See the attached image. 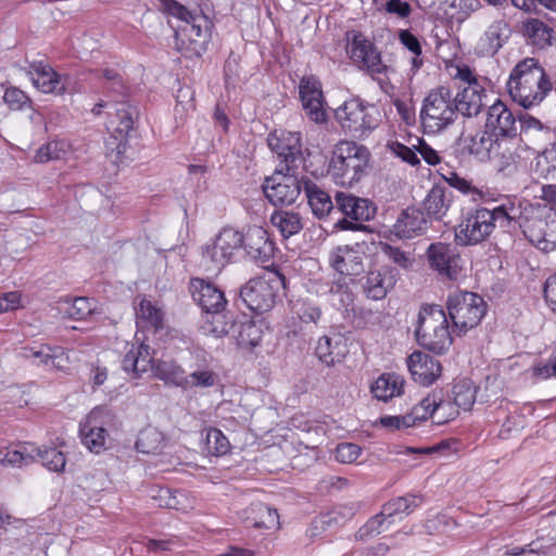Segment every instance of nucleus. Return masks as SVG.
<instances>
[{"mask_svg":"<svg viewBox=\"0 0 556 556\" xmlns=\"http://www.w3.org/2000/svg\"><path fill=\"white\" fill-rule=\"evenodd\" d=\"M299 93L307 117L317 124L325 123L327 112L320 81L314 76H304L299 84Z\"/></svg>","mask_w":556,"mask_h":556,"instance_id":"a211bd4d","label":"nucleus"},{"mask_svg":"<svg viewBox=\"0 0 556 556\" xmlns=\"http://www.w3.org/2000/svg\"><path fill=\"white\" fill-rule=\"evenodd\" d=\"M395 277L389 270H371L368 273L363 285L364 292L368 299L382 300L394 287Z\"/></svg>","mask_w":556,"mask_h":556,"instance_id":"e433bc0d","label":"nucleus"},{"mask_svg":"<svg viewBox=\"0 0 556 556\" xmlns=\"http://www.w3.org/2000/svg\"><path fill=\"white\" fill-rule=\"evenodd\" d=\"M441 177L451 187L458 190L463 194L470 197L472 201H479L483 199V192L480 189L473 186L471 181L460 177L455 172L446 170L445 173H441Z\"/></svg>","mask_w":556,"mask_h":556,"instance_id":"5fc2aeb1","label":"nucleus"},{"mask_svg":"<svg viewBox=\"0 0 556 556\" xmlns=\"http://www.w3.org/2000/svg\"><path fill=\"white\" fill-rule=\"evenodd\" d=\"M457 112L448 89L431 90L422 101L420 121L426 132L438 134L454 123Z\"/></svg>","mask_w":556,"mask_h":556,"instance_id":"9d476101","label":"nucleus"},{"mask_svg":"<svg viewBox=\"0 0 556 556\" xmlns=\"http://www.w3.org/2000/svg\"><path fill=\"white\" fill-rule=\"evenodd\" d=\"M218 375L210 368H199L190 375H186V383L184 388L207 389L218 383Z\"/></svg>","mask_w":556,"mask_h":556,"instance_id":"13d9d810","label":"nucleus"},{"mask_svg":"<svg viewBox=\"0 0 556 556\" xmlns=\"http://www.w3.org/2000/svg\"><path fill=\"white\" fill-rule=\"evenodd\" d=\"M393 523V520L383 514V509L370 518L359 530L356 532L355 538L357 540H367L375 535L380 534L383 531H387L389 527Z\"/></svg>","mask_w":556,"mask_h":556,"instance_id":"4d7b16f0","label":"nucleus"},{"mask_svg":"<svg viewBox=\"0 0 556 556\" xmlns=\"http://www.w3.org/2000/svg\"><path fill=\"white\" fill-rule=\"evenodd\" d=\"M166 446V438L162 431L155 427L142 429L136 441V448L142 454H160Z\"/></svg>","mask_w":556,"mask_h":556,"instance_id":"58836bf2","label":"nucleus"},{"mask_svg":"<svg viewBox=\"0 0 556 556\" xmlns=\"http://www.w3.org/2000/svg\"><path fill=\"white\" fill-rule=\"evenodd\" d=\"M344 39L345 53L354 65L374 74H382L386 71L381 53L361 30H348Z\"/></svg>","mask_w":556,"mask_h":556,"instance_id":"ddd939ff","label":"nucleus"},{"mask_svg":"<svg viewBox=\"0 0 556 556\" xmlns=\"http://www.w3.org/2000/svg\"><path fill=\"white\" fill-rule=\"evenodd\" d=\"M375 426L388 431H404L413 428L410 417L407 414L381 416L375 421Z\"/></svg>","mask_w":556,"mask_h":556,"instance_id":"338daca9","label":"nucleus"},{"mask_svg":"<svg viewBox=\"0 0 556 556\" xmlns=\"http://www.w3.org/2000/svg\"><path fill=\"white\" fill-rule=\"evenodd\" d=\"M489 130H478L475 134L464 135L460 144L464 151L473 155L481 162L491 161L493 150L500 138L494 139Z\"/></svg>","mask_w":556,"mask_h":556,"instance_id":"7c9ffc66","label":"nucleus"},{"mask_svg":"<svg viewBox=\"0 0 556 556\" xmlns=\"http://www.w3.org/2000/svg\"><path fill=\"white\" fill-rule=\"evenodd\" d=\"M421 503V498L416 495L396 497L383 505V514L393 522L399 518L410 514Z\"/></svg>","mask_w":556,"mask_h":556,"instance_id":"79ce46f5","label":"nucleus"},{"mask_svg":"<svg viewBox=\"0 0 556 556\" xmlns=\"http://www.w3.org/2000/svg\"><path fill=\"white\" fill-rule=\"evenodd\" d=\"M270 220L273 226L279 230L283 238H289L298 233L303 227L300 215L294 212H275Z\"/></svg>","mask_w":556,"mask_h":556,"instance_id":"49530a36","label":"nucleus"},{"mask_svg":"<svg viewBox=\"0 0 556 556\" xmlns=\"http://www.w3.org/2000/svg\"><path fill=\"white\" fill-rule=\"evenodd\" d=\"M428 220L425 213L415 207L404 210L393 225L396 237L402 239L421 235L427 229Z\"/></svg>","mask_w":556,"mask_h":556,"instance_id":"2f4dec72","label":"nucleus"},{"mask_svg":"<svg viewBox=\"0 0 556 556\" xmlns=\"http://www.w3.org/2000/svg\"><path fill=\"white\" fill-rule=\"evenodd\" d=\"M520 143L516 138H500L492 153L496 172L505 177L517 173L521 155Z\"/></svg>","mask_w":556,"mask_h":556,"instance_id":"5701e85b","label":"nucleus"},{"mask_svg":"<svg viewBox=\"0 0 556 556\" xmlns=\"http://www.w3.org/2000/svg\"><path fill=\"white\" fill-rule=\"evenodd\" d=\"M513 195L505 197L501 204L492 210L477 208L465 217L455 230L456 241L462 245L477 244L485 240L494 230L496 224L506 227L516 216Z\"/></svg>","mask_w":556,"mask_h":556,"instance_id":"7ed1b4c3","label":"nucleus"},{"mask_svg":"<svg viewBox=\"0 0 556 556\" xmlns=\"http://www.w3.org/2000/svg\"><path fill=\"white\" fill-rule=\"evenodd\" d=\"M33 85L43 93L61 94L68 89L71 78L58 74L48 63L34 62L29 71Z\"/></svg>","mask_w":556,"mask_h":556,"instance_id":"4be33fe9","label":"nucleus"},{"mask_svg":"<svg viewBox=\"0 0 556 556\" xmlns=\"http://www.w3.org/2000/svg\"><path fill=\"white\" fill-rule=\"evenodd\" d=\"M205 439L208 452L214 455H225L230 450L229 440L219 429H207Z\"/></svg>","mask_w":556,"mask_h":556,"instance_id":"69168bd1","label":"nucleus"},{"mask_svg":"<svg viewBox=\"0 0 556 556\" xmlns=\"http://www.w3.org/2000/svg\"><path fill=\"white\" fill-rule=\"evenodd\" d=\"M266 198L274 205H291L301 193V181L294 174L293 167H287V173L276 170L263 184Z\"/></svg>","mask_w":556,"mask_h":556,"instance_id":"4468645a","label":"nucleus"},{"mask_svg":"<svg viewBox=\"0 0 556 556\" xmlns=\"http://www.w3.org/2000/svg\"><path fill=\"white\" fill-rule=\"evenodd\" d=\"M240 518L254 528H279V515L277 510L260 502L252 503L241 513Z\"/></svg>","mask_w":556,"mask_h":556,"instance_id":"72a5a7b5","label":"nucleus"},{"mask_svg":"<svg viewBox=\"0 0 556 556\" xmlns=\"http://www.w3.org/2000/svg\"><path fill=\"white\" fill-rule=\"evenodd\" d=\"M267 142L269 149L286 163L287 167H296V163L302 161V140L299 131L276 129L269 134Z\"/></svg>","mask_w":556,"mask_h":556,"instance_id":"6ab92c4d","label":"nucleus"},{"mask_svg":"<svg viewBox=\"0 0 556 556\" xmlns=\"http://www.w3.org/2000/svg\"><path fill=\"white\" fill-rule=\"evenodd\" d=\"M453 403L457 409L469 410L476 402L477 388L470 379H460L453 387Z\"/></svg>","mask_w":556,"mask_h":556,"instance_id":"de8ad7c7","label":"nucleus"},{"mask_svg":"<svg viewBox=\"0 0 556 556\" xmlns=\"http://www.w3.org/2000/svg\"><path fill=\"white\" fill-rule=\"evenodd\" d=\"M452 203L453 193L441 186H434L422 201V207L429 218L441 219L446 215Z\"/></svg>","mask_w":556,"mask_h":556,"instance_id":"c9c22d12","label":"nucleus"},{"mask_svg":"<svg viewBox=\"0 0 556 556\" xmlns=\"http://www.w3.org/2000/svg\"><path fill=\"white\" fill-rule=\"evenodd\" d=\"M549 378L556 379V354L552 355L546 362L536 363L523 372V380L530 383Z\"/></svg>","mask_w":556,"mask_h":556,"instance_id":"603ef678","label":"nucleus"},{"mask_svg":"<svg viewBox=\"0 0 556 556\" xmlns=\"http://www.w3.org/2000/svg\"><path fill=\"white\" fill-rule=\"evenodd\" d=\"M244 238L243 251L251 258L265 263L274 255V242L269 239L267 231L263 227L254 226L249 228Z\"/></svg>","mask_w":556,"mask_h":556,"instance_id":"c85d7f7f","label":"nucleus"},{"mask_svg":"<svg viewBox=\"0 0 556 556\" xmlns=\"http://www.w3.org/2000/svg\"><path fill=\"white\" fill-rule=\"evenodd\" d=\"M485 128L502 138H510L516 132V117L502 100L489 106Z\"/></svg>","mask_w":556,"mask_h":556,"instance_id":"a878e982","label":"nucleus"},{"mask_svg":"<svg viewBox=\"0 0 556 556\" xmlns=\"http://www.w3.org/2000/svg\"><path fill=\"white\" fill-rule=\"evenodd\" d=\"M432 397L435 399V405L432 410V422L435 425H444L454 420L459 410L450 397H445L442 392L433 391Z\"/></svg>","mask_w":556,"mask_h":556,"instance_id":"c03bdc74","label":"nucleus"},{"mask_svg":"<svg viewBox=\"0 0 556 556\" xmlns=\"http://www.w3.org/2000/svg\"><path fill=\"white\" fill-rule=\"evenodd\" d=\"M369 160L367 148L341 140L331 151L328 174L337 186L351 188L364 177Z\"/></svg>","mask_w":556,"mask_h":556,"instance_id":"20e7f679","label":"nucleus"},{"mask_svg":"<svg viewBox=\"0 0 556 556\" xmlns=\"http://www.w3.org/2000/svg\"><path fill=\"white\" fill-rule=\"evenodd\" d=\"M36 452L37 446L34 443H23L8 451L0 459V463L12 467L27 466L36 462Z\"/></svg>","mask_w":556,"mask_h":556,"instance_id":"37998d69","label":"nucleus"},{"mask_svg":"<svg viewBox=\"0 0 556 556\" xmlns=\"http://www.w3.org/2000/svg\"><path fill=\"white\" fill-rule=\"evenodd\" d=\"M136 324L142 330L152 331L154 336L169 334L165 330L164 311L157 302L141 298L135 306Z\"/></svg>","mask_w":556,"mask_h":556,"instance_id":"b1692460","label":"nucleus"},{"mask_svg":"<svg viewBox=\"0 0 556 556\" xmlns=\"http://www.w3.org/2000/svg\"><path fill=\"white\" fill-rule=\"evenodd\" d=\"M111 420L110 412L104 407L93 408L80 422V435L83 444L96 454L105 448L109 433L106 426Z\"/></svg>","mask_w":556,"mask_h":556,"instance_id":"dca6fc26","label":"nucleus"},{"mask_svg":"<svg viewBox=\"0 0 556 556\" xmlns=\"http://www.w3.org/2000/svg\"><path fill=\"white\" fill-rule=\"evenodd\" d=\"M20 354L34 365L42 366L47 369L64 371L70 365V357L61 346H52L43 343L27 345L21 349Z\"/></svg>","mask_w":556,"mask_h":556,"instance_id":"412c9836","label":"nucleus"},{"mask_svg":"<svg viewBox=\"0 0 556 556\" xmlns=\"http://www.w3.org/2000/svg\"><path fill=\"white\" fill-rule=\"evenodd\" d=\"M386 149L391 155L399 157L401 161L412 166L418 165L420 162L413 146L409 147L397 139H388Z\"/></svg>","mask_w":556,"mask_h":556,"instance_id":"052dcab7","label":"nucleus"},{"mask_svg":"<svg viewBox=\"0 0 556 556\" xmlns=\"http://www.w3.org/2000/svg\"><path fill=\"white\" fill-rule=\"evenodd\" d=\"M416 337L420 345L442 353L452 343L448 320L439 305H425L418 314Z\"/></svg>","mask_w":556,"mask_h":556,"instance_id":"0eeeda50","label":"nucleus"},{"mask_svg":"<svg viewBox=\"0 0 556 556\" xmlns=\"http://www.w3.org/2000/svg\"><path fill=\"white\" fill-rule=\"evenodd\" d=\"M169 11L180 22L175 35L176 49L186 58L201 56L210 40L211 21L176 2Z\"/></svg>","mask_w":556,"mask_h":556,"instance_id":"39448f33","label":"nucleus"},{"mask_svg":"<svg viewBox=\"0 0 556 556\" xmlns=\"http://www.w3.org/2000/svg\"><path fill=\"white\" fill-rule=\"evenodd\" d=\"M103 108L109 110L106 129L111 134L106 147L111 151V157L114 162L122 163L123 156L127 152V135L134 127V115L136 112L126 102H100L93 106L92 113L99 115Z\"/></svg>","mask_w":556,"mask_h":556,"instance_id":"423d86ee","label":"nucleus"},{"mask_svg":"<svg viewBox=\"0 0 556 556\" xmlns=\"http://www.w3.org/2000/svg\"><path fill=\"white\" fill-rule=\"evenodd\" d=\"M525 36L538 48L551 45L553 29L539 18H529L523 24Z\"/></svg>","mask_w":556,"mask_h":556,"instance_id":"a19ab883","label":"nucleus"},{"mask_svg":"<svg viewBox=\"0 0 556 556\" xmlns=\"http://www.w3.org/2000/svg\"><path fill=\"white\" fill-rule=\"evenodd\" d=\"M191 289L193 299L202 307L204 314L225 308L224 292L212 282L197 278L191 281Z\"/></svg>","mask_w":556,"mask_h":556,"instance_id":"c756f323","label":"nucleus"},{"mask_svg":"<svg viewBox=\"0 0 556 556\" xmlns=\"http://www.w3.org/2000/svg\"><path fill=\"white\" fill-rule=\"evenodd\" d=\"M292 312L296 315V317L303 323H314L316 324L321 316L320 308L314 303L301 299L293 303Z\"/></svg>","mask_w":556,"mask_h":556,"instance_id":"0e129e2a","label":"nucleus"},{"mask_svg":"<svg viewBox=\"0 0 556 556\" xmlns=\"http://www.w3.org/2000/svg\"><path fill=\"white\" fill-rule=\"evenodd\" d=\"M407 367L413 379L425 387L434 383L442 374L440 362L419 351L409 355Z\"/></svg>","mask_w":556,"mask_h":556,"instance_id":"393cba45","label":"nucleus"},{"mask_svg":"<svg viewBox=\"0 0 556 556\" xmlns=\"http://www.w3.org/2000/svg\"><path fill=\"white\" fill-rule=\"evenodd\" d=\"M405 380L400 375L388 372L380 375L371 384L372 396L382 402L391 401L404 393Z\"/></svg>","mask_w":556,"mask_h":556,"instance_id":"f704fd0d","label":"nucleus"},{"mask_svg":"<svg viewBox=\"0 0 556 556\" xmlns=\"http://www.w3.org/2000/svg\"><path fill=\"white\" fill-rule=\"evenodd\" d=\"M161 506L167 508L187 511L193 508L187 496L180 491H170L169 489L160 490Z\"/></svg>","mask_w":556,"mask_h":556,"instance_id":"e2e57ef3","label":"nucleus"},{"mask_svg":"<svg viewBox=\"0 0 556 556\" xmlns=\"http://www.w3.org/2000/svg\"><path fill=\"white\" fill-rule=\"evenodd\" d=\"M71 152V143L65 139H55L41 146L34 156L36 163H46L53 160L67 157Z\"/></svg>","mask_w":556,"mask_h":556,"instance_id":"a18cd8bd","label":"nucleus"},{"mask_svg":"<svg viewBox=\"0 0 556 556\" xmlns=\"http://www.w3.org/2000/svg\"><path fill=\"white\" fill-rule=\"evenodd\" d=\"M156 359L151 354L150 346L136 337V343H132L123 359V368L135 374L137 377L142 374L153 371Z\"/></svg>","mask_w":556,"mask_h":556,"instance_id":"cd10ccee","label":"nucleus"},{"mask_svg":"<svg viewBox=\"0 0 556 556\" xmlns=\"http://www.w3.org/2000/svg\"><path fill=\"white\" fill-rule=\"evenodd\" d=\"M517 208L513 222L519 224L523 235L538 249L549 252L556 249V211L513 195Z\"/></svg>","mask_w":556,"mask_h":556,"instance_id":"f03ea898","label":"nucleus"},{"mask_svg":"<svg viewBox=\"0 0 556 556\" xmlns=\"http://www.w3.org/2000/svg\"><path fill=\"white\" fill-rule=\"evenodd\" d=\"M479 8V0H444L439 9L443 18L452 23H463Z\"/></svg>","mask_w":556,"mask_h":556,"instance_id":"4c0bfd02","label":"nucleus"},{"mask_svg":"<svg viewBox=\"0 0 556 556\" xmlns=\"http://www.w3.org/2000/svg\"><path fill=\"white\" fill-rule=\"evenodd\" d=\"M456 97L453 99L456 112L466 116L477 115L483 105L484 88L479 83L459 86Z\"/></svg>","mask_w":556,"mask_h":556,"instance_id":"473e14b6","label":"nucleus"},{"mask_svg":"<svg viewBox=\"0 0 556 556\" xmlns=\"http://www.w3.org/2000/svg\"><path fill=\"white\" fill-rule=\"evenodd\" d=\"M263 332L260 326L252 321H245L237 326V334H233L238 346L251 350L262 341Z\"/></svg>","mask_w":556,"mask_h":556,"instance_id":"3c124183","label":"nucleus"},{"mask_svg":"<svg viewBox=\"0 0 556 556\" xmlns=\"http://www.w3.org/2000/svg\"><path fill=\"white\" fill-rule=\"evenodd\" d=\"M508 25L505 21H494L479 37L475 45V54L478 56H494L507 40Z\"/></svg>","mask_w":556,"mask_h":556,"instance_id":"bb28decb","label":"nucleus"},{"mask_svg":"<svg viewBox=\"0 0 556 556\" xmlns=\"http://www.w3.org/2000/svg\"><path fill=\"white\" fill-rule=\"evenodd\" d=\"M336 202L345 218L338 220L336 226L342 230H359L358 223L368 222L376 214L375 205L367 199L353 194L338 192Z\"/></svg>","mask_w":556,"mask_h":556,"instance_id":"2eb2a0df","label":"nucleus"},{"mask_svg":"<svg viewBox=\"0 0 556 556\" xmlns=\"http://www.w3.org/2000/svg\"><path fill=\"white\" fill-rule=\"evenodd\" d=\"M364 244H341L329 251L330 267L343 276H357L364 270Z\"/></svg>","mask_w":556,"mask_h":556,"instance_id":"f3484780","label":"nucleus"},{"mask_svg":"<svg viewBox=\"0 0 556 556\" xmlns=\"http://www.w3.org/2000/svg\"><path fill=\"white\" fill-rule=\"evenodd\" d=\"M244 233L233 227H224L211 244L203 251V260L210 262L214 269H220L235 262L243 252Z\"/></svg>","mask_w":556,"mask_h":556,"instance_id":"f8f14e48","label":"nucleus"},{"mask_svg":"<svg viewBox=\"0 0 556 556\" xmlns=\"http://www.w3.org/2000/svg\"><path fill=\"white\" fill-rule=\"evenodd\" d=\"M434 403L435 399L432 397L431 392L417 404H415L407 413V415L410 417V425H413V427H418L428 419L432 421V410L435 405Z\"/></svg>","mask_w":556,"mask_h":556,"instance_id":"bf43d9fd","label":"nucleus"},{"mask_svg":"<svg viewBox=\"0 0 556 556\" xmlns=\"http://www.w3.org/2000/svg\"><path fill=\"white\" fill-rule=\"evenodd\" d=\"M306 197L314 215L318 218L327 216L333 207L330 195L315 185L306 188Z\"/></svg>","mask_w":556,"mask_h":556,"instance_id":"8fccbe9b","label":"nucleus"},{"mask_svg":"<svg viewBox=\"0 0 556 556\" xmlns=\"http://www.w3.org/2000/svg\"><path fill=\"white\" fill-rule=\"evenodd\" d=\"M334 117L343 131L355 138L368 136L381 122L378 108L359 99L343 102L336 109Z\"/></svg>","mask_w":556,"mask_h":556,"instance_id":"6e6552de","label":"nucleus"},{"mask_svg":"<svg viewBox=\"0 0 556 556\" xmlns=\"http://www.w3.org/2000/svg\"><path fill=\"white\" fill-rule=\"evenodd\" d=\"M285 277L278 271H266L242 287L240 294L248 307L257 313L271 309L285 295Z\"/></svg>","mask_w":556,"mask_h":556,"instance_id":"1a4fd4ad","label":"nucleus"},{"mask_svg":"<svg viewBox=\"0 0 556 556\" xmlns=\"http://www.w3.org/2000/svg\"><path fill=\"white\" fill-rule=\"evenodd\" d=\"M332 288L329 300L333 306L348 309L353 305L355 296L345 281L338 279Z\"/></svg>","mask_w":556,"mask_h":556,"instance_id":"680f3d73","label":"nucleus"},{"mask_svg":"<svg viewBox=\"0 0 556 556\" xmlns=\"http://www.w3.org/2000/svg\"><path fill=\"white\" fill-rule=\"evenodd\" d=\"M35 456L36 460H40L42 466L50 471L61 472L65 468V456L61 451H58L55 447H37Z\"/></svg>","mask_w":556,"mask_h":556,"instance_id":"6e6d98bb","label":"nucleus"},{"mask_svg":"<svg viewBox=\"0 0 556 556\" xmlns=\"http://www.w3.org/2000/svg\"><path fill=\"white\" fill-rule=\"evenodd\" d=\"M448 315L459 332H467L479 325L486 312L484 300L472 292H451L446 303Z\"/></svg>","mask_w":556,"mask_h":556,"instance_id":"9b49d317","label":"nucleus"},{"mask_svg":"<svg viewBox=\"0 0 556 556\" xmlns=\"http://www.w3.org/2000/svg\"><path fill=\"white\" fill-rule=\"evenodd\" d=\"M429 266L451 280H457L462 271V258L455 249L447 243L437 242L427 249Z\"/></svg>","mask_w":556,"mask_h":556,"instance_id":"aec40b11","label":"nucleus"},{"mask_svg":"<svg viewBox=\"0 0 556 556\" xmlns=\"http://www.w3.org/2000/svg\"><path fill=\"white\" fill-rule=\"evenodd\" d=\"M152 374L160 380L177 387H182L186 383L184 368L174 361L156 359Z\"/></svg>","mask_w":556,"mask_h":556,"instance_id":"ea45409f","label":"nucleus"},{"mask_svg":"<svg viewBox=\"0 0 556 556\" xmlns=\"http://www.w3.org/2000/svg\"><path fill=\"white\" fill-rule=\"evenodd\" d=\"M400 42L413 54L410 59V73L415 75L424 64L422 49L418 38L407 29L399 33Z\"/></svg>","mask_w":556,"mask_h":556,"instance_id":"864d4df0","label":"nucleus"},{"mask_svg":"<svg viewBox=\"0 0 556 556\" xmlns=\"http://www.w3.org/2000/svg\"><path fill=\"white\" fill-rule=\"evenodd\" d=\"M93 302L84 296L75 298L67 306L66 314L73 319H85L94 312Z\"/></svg>","mask_w":556,"mask_h":556,"instance_id":"774afa93","label":"nucleus"},{"mask_svg":"<svg viewBox=\"0 0 556 556\" xmlns=\"http://www.w3.org/2000/svg\"><path fill=\"white\" fill-rule=\"evenodd\" d=\"M509 97L523 109L539 105L552 89V85L534 58H526L511 70L506 83Z\"/></svg>","mask_w":556,"mask_h":556,"instance_id":"f257e3e1","label":"nucleus"},{"mask_svg":"<svg viewBox=\"0 0 556 556\" xmlns=\"http://www.w3.org/2000/svg\"><path fill=\"white\" fill-rule=\"evenodd\" d=\"M200 328L204 334L220 338L228 333L229 321L223 314V309H216L204 314Z\"/></svg>","mask_w":556,"mask_h":556,"instance_id":"09e8293b","label":"nucleus"}]
</instances>
